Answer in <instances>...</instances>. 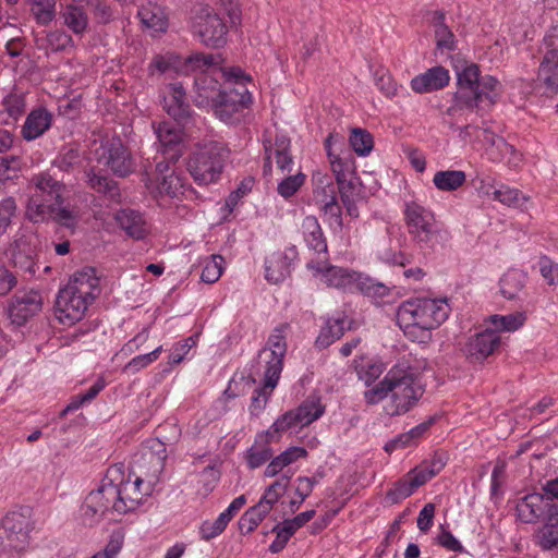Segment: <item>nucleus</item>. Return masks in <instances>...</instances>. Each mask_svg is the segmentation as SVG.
<instances>
[{"mask_svg":"<svg viewBox=\"0 0 558 558\" xmlns=\"http://www.w3.org/2000/svg\"><path fill=\"white\" fill-rule=\"evenodd\" d=\"M134 486L114 484L113 480H104L98 489L88 494L82 506L85 523L93 525L99 522L110 510L120 514L135 510L142 502V495L129 496V490L135 489Z\"/></svg>","mask_w":558,"mask_h":558,"instance_id":"f257e3e1","label":"nucleus"},{"mask_svg":"<svg viewBox=\"0 0 558 558\" xmlns=\"http://www.w3.org/2000/svg\"><path fill=\"white\" fill-rule=\"evenodd\" d=\"M389 400L385 411L390 416H399L411 411L425 393L417 371L407 363H398L387 372Z\"/></svg>","mask_w":558,"mask_h":558,"instance_id":"f03ea898","label":"nucleus"},{"mask_svg":"<svg viewBox=\"0 0 558 558\" xmlns=\"http://www.w3.org/2000/svg\"><path fill=\"white\" fill-rule=\"evenodd\" d=\"M458 88L454 93V104L449 112L462 109H482V104L493 106L498 96L499 82L496 77L486 75L481 77L480 68L475 63L465 65L457 73Z\"/></svg>","mask_w":558,"mask_h":558,"instance_id":"7ed1b4c3","label":"nucleus"},{"mask_svg":"<svg viewBox=\"0 0 558 558\" xmlns=\"http://www.w3.org/2000/svg\"><path fill=\"white\" fill-rule=\"evenodd\" d=\"M29 197L25 217L33 223L49 221L52 205L64 203L65 185L48 172L34 174L28 184Z\"/></svg>","mask_w":558,"mask_h":558,"instance_id":"20e7f679","label":"nucleus"},{"mask_svg":"<svg viewBox=\"0 0 558 558\" xmlns=\"http://www.w3.org/2000/svg\"><path fill=\"white\" fill-rule=\"evenodd\" d=\"M228 149L218 142L198 143L190 156L187 169L198 184L216 182L223 169Z\"/></svg>","mask_w":558,"mask_h":558,"instance_id":"39448f33","label":"nucleus"},{"mask_svg":"<svg viewBox=\"0 0 558 558\" xmlns=\"http://www.w3.org/2000/svg\"><path fill=\"white\" fill-rule=\"evenodd\" d=\"M29 509L9 512L0 526V558H17L29 545Z\"/></svg>","mask_w":558,"mask_h":558,"instance_id":"423d86ee","label":"nucleus"},{"mask_svg":"<svg viewBox=\"0 0 558 558\" xmlns=\"http://www.w3.org/2000/svg\"><path fill=\"white\" fill-rule=\"evenodd\" d=\"M404 221L412 240L421 247H433L438 239V230L433 211L415 201L404 205Z\"/></svg>","mask_w":558,"mask_h":558,"instance_id":"0eeeda50","label":"nucleus"},{"mask_svg":"<svg viewBox=\"0 0 558 558\" xmlns=\"http://www.w3.org/2000/svg\"><path fill=\"white\" fill-rule=\"evenodd\" d=\"M410 316V322L438 328L449 315V305L445 300L417 298L402 302L397 317Z\"/></svg>","mask_w":558,"mask_h":558,"instance_id":"6e6552de","label":"nucleus"},{"mask_svg":"<svg viewBox=\"0 0 558 558\" xmlns=\"http://www.w3.org/2000/svg\"><path fill=\"white\" fill-rule=\"evenodd\" d=\"M289 325L283 324L275 328L269 336L267 347L258 354L259 363L266 364L264 388L274 389L280 378L283 367V359L287 352L286 330Z\"/></svg>","mask_w":558,"mask_h":558,"instance_id":"1a4fd4ad","label":"nucleus"},{"mask_svg":"<svg viewBox=\"0 0 558 558\" xmlns=\"http://www.w3.org/2000/svg\"><path fill=\"white\" fill-rule=\"evenodd\" d=\"M193 32L210 48H220L227 43L228 27L223 20L208 5L201 7L193 17Z\"/></svg>","mask_w":558,"mask_h":558,"instance_id":"9d476101","label":"nucleus"},{"mask_svg":"<svg viewBox=\"0 0 558 558\" xmlns=\"http://www.w3.org/2000/svg\"><path fill=\"white\" fill-rule=\"evenodd\" d=\"M325 412V405L318 399H307L296 409L287 411L279 416L267 432L271 438L275 434H280L290 429L308 426L318 420Z\"/></svg>","mask_w":558,"mask_h":558,"instance_id":"9b49d317","label":"nucleus"},{"mask_svg":"<svg viewBox=\"0 0 558 558\" xmlns=\"http://www.w3.org/2000/svg\"><path fill=\"white\" fill-rule=\"evenodd\" d=\"M252 102V96L245 85L239 87H225L217 101L214 102L215 114L226 123H233L238 120L236 114Z\"/></svg>","mask_w":558,"mask_h":558,"instance_id":"f8f14e48","label":"nucleus"},{"mask_svg":"<svg viewBox=\"0 0 558 558\" xmlns=\"http://www.w3.org/2000/svg\"><path fill=\"white\" fill-rule=\"evenodd\" d=\"M90 303L84 300L68 287L60 289L56 300V315L63 325H73L80 322Z\"/></svg>","mask_w":558,"mask_h":558,"instance_id":"ddd939ff","label":"nucleus"},{"mask_svg":"<svg viewBox=\"0 0 558 558\" xmlns=\"http://www.w3.org/2000/svg\"><path fill=\"white\" fill-rule=\"evenodd\" d=\"M175 162L159 160L155 166V171L150 174L147 172L148 182L154 183L159 194L170 197H178L184 193V179L178 174L171 165Z\"/></svg>","mask_w":558,"mask_h":558,"instance_id":"4468645a","label":"nucleus"},{"mask_svg":"<svg viewBox=\"0 0 558 558\" xmlns=\"http://www.w3.org/2000/svg\"><path fill=\"white\" fill-rule=\"evenodd\" d=\"M307 268L314 271L315 276H322L323 281L337 289H352L357 287L360 274L342 267L327 265V260L307 263Z\"/></svg>","mask_w":558,"mask_h":558,"instance_id":"2eb2a0df","label":"nucleus"},{"mask_svg":"<svg viewBox=\"0 0 558 558\" xmlns=\"http://www.w3.org/2000/svg\"><path fill=\"white\" fill-rule=\"evenodd\" d=\"M43 298L38 291L19 292L9 302L8 313L11 322L17 326L24 325L31 317L41 311Z\"/></svg>","mask_w":558,"mask_h":558,"instance_id":"dca6fc26","label":"nucleus"},{"mask_svg":"<svg viewBox=\"0 0 558 558\" xmlns=\"http://www.w3.org/2000/svg\"><path fill=\"white\" fill-rule=\"evenodd\" d=\"M160 144L162 160L177 162L183 153L182 131L171 122H161L155 128Z\"/></svg>","mask_w":558,"mask_h":558,"instance_id":"f3484780","label":"nucleus"},{"mask_svg":"<svg viewBox=\"0 0 558 558\" xmlns=\"http://www.w3.org/2000/svg\"><path fill=\"white\" fill-rule=\"evenodd\" d=\"M500 342L497 330L486 329L469 338L465 354L473 361L482 362L499 349Z\"/></svg>","mask_w":558,"mask_h":558,"instance_id":"a211bd4d","label":"nucleus"},{"mask_svg":"<svg viewBox=\"0 0 558 558\" xmlns=\"http://www.w3.org/2000/svg\"><path fill=\"white\" fill-rule=\"evenodd\" d=\"M105 165L119 177H125L132 171V158L121 140L113 137L102 145Z\"/></svg>","mask_w":558,"mask_h":558,"instance_id":"6ab92c4d","label":"nucleus"},{"mask_svg":"<svg viewBox=\"0 0 558 558\" xmlns=\"http://www.w3.org/2000/svg\"><path fill=\"white\" fill-rule=\"evenodd\" d=\"M550 506H558V504H554L548 501L543 494L533 493L521 498L517 504V514L518 518L524 523H535L541 518L545 519V515L548 514V509Z\"/></svg>","mask_w":558,"mask_h":558,"instance_id":"aec40b11","label":"nucleus"},{"mask_svg":"<svg viewBox=\"0 0 558 558\" xmlns=\"http://www.w3.org/2000/svg\"><path fill=\"white\" fill-rule=\"evenodd\" d=\"M296 256L294 247L272 253L265 264L266 279L271 283H280L291 274V264Z\"/></svg>","mask_w":558,"mask_h":558,"instance_id":"412c9836","label":"nucleus"},{"mask_svg":"<svg viewBox=\"0 0 558 558\" xmlns=\"http://www.w3.org/2000/svg\"><path fill=\"white\" fill-rule=\"evenodd\" d=\"M163 97V109L179 123H186L191 117L184 87L181 83L170 84Z\"/></svg>","mask_w":558,"mask_h":558,"instance_id":"4be33fe9","label":"nucleus"},{"mask_svg":"<svg viewBox=\"0 0 558 558\" xmlns=\"http://www.w3.org/2000/svg\"><path fill=\"white\" fill-rule=\"evenodd\" d=\"M65 287L80 296H84V300L89 303H92L100 293L99 278L96 276V271L92 267H86L76 271Z\"/></svg>","mask_w":558,"mask_h":558,"instance_id":"5701e85b","label":"nucleus"},{"mask_svg":"<svg viewBox=\"0 0 558 558\" xmlns=\"http://www.w3.org/2000/svg\"><path fill=\"white\" fill-rule=\"evenodd\" d=\"M352 329H354V320L348 319L344 314L337 317H328L316 338L315 344L320 349H326L339 340L345 330Z\"/></svg>","mask_w":558,"mask_h":558,"instance_id":"b1692460","label":"nucleus"},{"mask_svg":"<svg viewBox=\"0 0 558 558\" xmlns=\"http://www.w3.org/2000/svg\"><path fill=\"white\" fill-rule=\"evenodd\" d=\"M449 81L448 70L439 65L413 77L411 87L415 93L425 94L444 88L449 84Z\"/></svg>","mask_w":558,"mask_h":558,"instance_id":"393cba45","label":"nucleus"},{"mask_svg":"<svg viewBox=\"0 0 558 558\" xmlns=\"http://www.w3.org/2000/svg\"><path fill=\"white\" fill-rule=\"evenodd\" d=\"M265 147V165H264V171H270L271 170V153L274 149V154L276 157V163L279 170L282 172L288 171L290 172L292 170L293 166V158L290 154V140L284 136L280 135L277 136L275 140L274 145H271L270 142L264 145Z\"/></svg>","mask_w":558,"mask_h":558,"instance_id":"a878e982","label":"nucleus"},{"mask_svg":"<svg viewBox=\"0 0 558 558\" xmlns=\"http://www.w3.org/2000/svg\"><path fill=\"white\" fill-rule=\"evenodd\" d=\"M221 87L219 82L211 75L202 73L194 81V96L193 101L197 107H214L217 101Z\"/></svg>","mask_w":558,"mask_h":558,"instance_id":"bb28decb","label":"nucleus"},{"mask_svg":"<svg viewBox=\"0 0 558 558\" xmlns=\"http://www.w3.org/2000/svg\"><path fill=\"white\" fill-rule=\"evenodd\" d=\"M536 544L544 550L558 549V506H550L544 524L536 532Z\"/></svg>","mask_w":558,"mask_h":558,"instance_id":"cd10ccee","label":"nucleus"},{"mask_svg":"<svg viewBox=\"0 0 558 558\" xmlns=\"http://www.w3.org/2000/svg\"><path fill=\"white\" fill-rule=\"evenodd\" d=\"M52 116L45 108L32 110L22 128V135L26 141L41 136L51 125Z\"/></svg>","mask_w":558,"mask_h":558,"instance_id":"c85d7f7f","label":"nucleus"},{"mask_svg":"<svg viewBox=\"0 0 558 558\" xmlns=\"http://www.w3.org/2000/svg\"><path fill=\"white\" fill-rule=\"evenodd\" d=\"M119 226L133 239L141 240L147 232V223L143 215L134 209H121L116 215Z\"/></svg>","mask_w":558,"mask_h":558,"instance_id":"c756f323","label":"nucleus"},{"mask_svg":"<svg viewBox=\"0 0 558 558\" xmlns=\"http://www.w3.org/2000/svg\"><path fill=\"white\" fill-rule=\"evenodd\" d=\"M301 229L307 247L317 254H324L326 256L327 242L317 218L314 216L305 217L302 221Z\"/></svg>","mask_w":558,"mask_h":558,"instance_id":"7c9ffc66","label":"nucleus"},{"mask_svg":"<svg viewBox=\"0 0 558 558\" xmlns=\"http://www.w3.org/2000/svg\"><path fill=\"white\" fill-rule=\"evenodd\" d=\"M538 80L550 92L558 90V48L549 49L538 68Z\"/></svg>","mask_w":558,"mask_h":558,"instance_id":"2f4dec72","label":"nucleus"},{"mask_svg":"<svg viewBox=\"0 0 558 558\" xmlns=\"http://www.w3.org/2000/svg\"><path fill=\"white\" fill-rule=\"evenodd\" d=\"M138 17L142 24L153 32L162 33L167 31L168 20L163 9L155 2H147L138 10Z\"/></svg>","mask_w":558,"mask_h":558,"instance_id":"473e14b6","label":"nucleus"},{"mask_svg":"<svg viewBox=\"0 0 558 558\" xmlns=\"http://www.w3.org/2000/svg\"><path fill=\"white\" fill-rule=\"evenodd\" d=\"M36 46L38 49L46 50L47 53L49 51L59 52L73 46V39L64 31L56 29L46 33L44 36H38L36 38Z\"/></svg>","mask_w":558,"mask_h":558,"instance_id":"72a5a7b5","label":"nucleus"},{"mask_svg":"<svg viewBox=\"0 0 558 558\" xmlns=\"http://www.w3.org/2000/svg\"><path fill=\"white\" fill-rule=\"evenodd\" d=\"M409 317L408 315L405 318L397 317V324L403 330L405 337L413 342L427 343L432 339V330L436 329V327L418 325L410 322Z\"/></svg>","mask_w":558,"mask_h":558,"instance_id":"f704fd0d","label":"nucleus"},{"mask_svg":"<svg viewBox=\"0 0 558 558\" xmlns=\"http://www.w3.org/2000/svg\"><path fill=\"white\" fill-rule=\"evenodd\" d=\"M466 175L461 170H441L434 174L433 183L439 191L451 192L464 184Z\"/></svg>","mask_w":558,"mask_h":558,"instance_id":"c9c22d12","label":"nucleus"},{"mask_svg":"<svg viewBox=\"0 0 558 558\" xmlns=\"http://www.w3.org/2000/svg\"><path fill=\"white\" fill-rule=\"evenodd\" d=\"M525 284V275L517 269L507 271L499 281L500 293L508 300L518 296Z\"/></svg>","mask_w":558,"mask_h":558,"instance_id":"e433bc0d","label":"nucleus"},{"mask_svg":"<svg viewBox=\"0 0 558 558\" xmlns=\"http://www.w3.org/2000/svg\"><path fill=\"white\" fill-rule=\"evenodd\" d=\"M87 183L97 193H102L110 199L116 201L119 196V187L114 180L107 175H101L93 170L86 173Z\"/></svg>","mask_w":558,"mask_h":558,"instance_id":"4c0bfd02","label":"nucleus"},{"mask_svg":"<svg viewBox=\"0 0 558 558\" xmlns=\"http://www.w3.org/2000/svg\"><path fill=\"white\" fill-rule=\"evenodd\" d=\"M268 513L264 504L248 508L240 518L238 525L241 534L253 532Z\"/></svg>","mask_w":558,"mask_h":558,"instance_id":"58836bf2","label":"nucleus"},{"mask_svg":"<svg viewBox=\"0 0 558 558\" xmlns=\"http://www.w3.org/2000/svg\"><path fill=\"white\" fill-rule=\"evenodd\" d=\"M267 437H271L267 434L265 437V444L258 445L257 441L246 451V462L250 469H257L269 461L272 457V449L269 446ZM264 439V436H260Z\"/></svg>","mask_w":558,"mask_h":558,"instance_id":"ea45409f","label":"nucleus"},{"mask_svg":"<svg viewBox=\"0 0 558 558\" xmlns=\"http://www.w3.org/2000/svg\"><path fill=\"white\" fill-rule=\"evenodd\" d=\"M78 219V210L64 206V203H56L52 205L49 220H53L65 228H74L77 225Z\"/></svg>","mask_w":558,"mask_h":558,"instance_id":"a19ab883","label":"nucleus"},{"mask_svg":"<svg viewBox=\"0 0 558 558\" xmlns=\"http://www.w3.org/2000/svg\"><path fill=\"white\" fill-rule=\"evenodd\" d=\"M62 17L64 20V24L75 34H83L87 27V16L85 12L75 5H68L63 13Z\"/></svg>","mask_w":558,"mask_h":558,"instance_id":"79ce46f5","label":"nucleus"},{"mask_svg":"<svg viewBox=\"0 0 558 558\" xmlns=\"http://www.w3.org/2000/svg\"><path fill=\"white\" fill-rule=\"evenodd\" d=\"M349 142L359 156H367L374 147L372 134L360 128L352 129Z\"/></svg>","mask_w":558,"mask_h":558,"instance_id":"37998d69","label":"nucleus"},{"mask_svg":"<svg viewBox=\"0 0 558 558\" xmlns=\"http://www.w3.org/2000/svg\"><path fill=\"white\" fill-rule=\"evenodd\" d=\"M526 316L524 313H512L509 315H492L490 322L496 327V330L501 331H515L525 323Z\"/></svg>","mask_w":558,"mask_h":558,"instance_id":"c03bdc74","label":"nucleus"},{"mask_svg":"<svg viewBox=\"0 0 558 558\" xmlns=\"http://www.w3.org/2000/svg\"><path fill=\"white\" fill-rule=\"evenodd\" d=\"M416 489L412 486V483L405 474L402 478L395 482L392 487L387 490L386 499L391 504L396 505L403 499L410 497Z\"/></svg>","mask_w":558,"mask_h":558,"instance_id":"a18cd8bd","label":"nucleus"},{"mask_svg":"<svg viewBox=\"0 0 558 558\" xmlns=\"http://www.w3.org/2000/svg\"><path fill=\"white\" fill-rule=\"evenodd\" d=\"M32 13L40 25H47L54 19L56 0H29Z\"/></svg>","mask_w":558,"mask_h":558,"instance_id":"49530a36","label":"nucleus"},{"mask_svg":"<svg viewBox=\"0 0 558 558\" xmlns=\"http://www.w3.org/2000/svg\"><path fill=\"white\" fill-rule=\"evenodd\" d=\"M161 352L162 347L159 345L149 353L135 356L123 367L122 372L125 374L134 375L157 361Z\"/></svg>","mask_w":558,"mask_h":558,"instance_id":"de8ad7c7","label":"nucleus"},{"mask_svg":"<svg viewBox=\"0 0 558 558\" xmlns=\"http://www.w3.org/2000/svg\"><path fill=\"white\" fill-rule=\"evenodd\" d=\"M314 202L317 206L337 198L336 189L330 179L322 175L316 180V187L313 191Z\"/></svg>","mask_w":558,"mask_h":558,"instance_id":"09e8293b","label":"nucleus"},{"mask_svg":"<svg viewBox=\"0 0 558 558\" xmlns=\"http://www.w3.org/2000/svg\"><path fill=\"white\" fill-rule=\"evenodd\" d=\"M493 195L494 198L500 203L513 207H522L527 201V197L519 190L511 189L509 186H501L500 189L495 190Z\"/></svg>","mask_w":558,"mask_h":558,"instance_id":"8fccbe9b","label":"nucleus"},{"mask_svg":"<svg viewBox=\"0 0 558 558\" xmlns=\"http://www.w3.org/2000/svg\"><path fill=\"white\" fill-rule=\"evenodd\" d=\"M223 258L220 255H213L209 260L206 262L201 279L206 283L216 282L222 275Z\"/></svg>","mask_w":558,"mask_h":558,"instance_id":"3c124183","label":"nucleus"},{"mask_svg":"<svg viewBox=\"0 0 558 558\" xmlns=\"http://www.w3.org/2000/svg\"><path fill=\"white\" fill-rule=\"evenodd\" d=\"M17 209L14 197L8 196L0 201V235L4 234L12 223Z\"/></svg>","mask_w":558,"mask_h":558,"instance_id":"603ef678","label":"nucleus"},{"mask_svg":"<svg viewBox=\"0 0 558 558\" xmlns=\"http://www.w3.org/2000/svg\"><path fill=\"white\" fill-rule=\"evenodd\" d=\"M150 451L143 454V459L154 465V472H160L167 458L165 444L158 439L151 441Z\"/></svg>","mask_w":558,"mask_h":558,"instance_id":"864d4df0","label":"nucleus"},{"mask_svg":"<svg viewBox=\"0 0 558 558\" xmlns=\"http://www.w3.org/2000/svg\"><path fill=\"white\" fill-rule=\"evenodd\" d=\"M357 288L367 296L381 299L389 294V288L384 283L376 282L371 278H362L360 276Z\"/></svg>","mask_w":558,"mask_h":558,"instance_id":"5fc2aeb1","label":"nucleus"},{"mask_svg":"<svg viewBox=\"0 0 558 558\" xmlns=\"http://www.w3.org/2000/svg\"><path fill=\"white\" fill-rule=\"evenodd\" d=\"M229 521L221 514L215 521H205L201 525V538L209 541L220 535L227 527Z\"/></svg>","mask_w":558,"mask_h":558,"instance_id":"6e6d98bb","label":"nucleus"},{"mask_svg":"<svg viewBox=\"0 0 558 558\" xmlns=\"http://www.w3.org/2000/svg\"><path fill=\"white\" fill-rule=\"evenodd\" d=\"M304 182L305 174H303L302 172H298L294 175H289L278 183V193L282 197L289 198L298 192V190L304 184Z\"/></svg>","mask_w":558,"mask_h":558,"instance_id":"4d7b16f0","label":"nucleus"},{"mask_svg":"<svg viewBox=\"0 0 558 558\" xmlns=\"http://www.w3.org/2000/svg\"><path fill=\"white\" fill-rule=\"evenodd\" d=\"M197 335L186 338L184 341L178 342L173 345L172 352L169 354V365L174 366L180 364L189 351L196 345Z\"/></svg>","mask_w":558,"mask_h":558,"instance_id":"13d9d810","label":"nucleus"},{"mask_svg":"<svg viewBox=\"0 0 558 558\" xmlns=\"http://www.w3.org/2000/svg\"><path fill=\"white\" fill-rule=\"evenodd\" d=\"M330 166L332 169V172L335 173L336 180L345 178L351 175V173L355 172V166L354 160L348 156V157H335L331 159Z\"/></svg>","mask_w":558,"mask_h":558,"instance_id":"bf43d9fd","label":"nucleus"},{"mask_svg":"<svg viewBox=\"0 0 558 558\" xmlns=\"http://www.w3.org/2000/svg\"><path fill=\"white\" fill-rule=\"evenodd\" d=\"M342 198H352L359 193L360 180L356 171L351 175L336 180Z\"/></svg>","mask_w":558,"mask_h":558,"instance_id":"052dcab7","label":"nucleus"},{"mask_svg":"<svg viewBox=\"0 0 558 558\" xmlns=\"http://www.w3.org/2000/svg\"><path fill=\"white\" fill-rule=\"evenodd\" d=\"M3 105L9 116L13 119H17L25 111V98L23 94L11 93L9 94L4 100Z\"/></svg>","mask_w":558,"mask_h":558,"instance_id":"680f3d73","label":"nucleus"},{"mask_svg":"<svg viewBox=\"0 0 558 558\" xmlns=\"http://www.w3.org/2000/svg\"><path fill=\"white\" fill-rule=\"evenodd\" d=\"M354 364L359 378L364 380L366 385L374 383L384 372L381 363L373 362L368 363L366 367H361L355 360Z\"/></svg>","mask_w":558,"mask_h":558,"instance_id":"e2e57ef3","label":"nucleus"},{"mask_svg":"<svg viewBox=\"0 0 558 558\" xmlns=\"http://www.w3.org/2000/svg\"><path fill=\"white\" fill-rule=\"evenodd\" d=\"M318 208L324 213V215L328 218L330 226H336L337 228H342V213L341 206L339 205L337 198L329 201L328 203L322 204Z\"/></svg>","mask_w":558,"mask_h":558,"instance_id":"0e129e2a","label":"nucleus"},{"mask_svg":"<svg viewBox=\"0 0 558 558\" xmlns=\"http://www.w3.org/2000/svg\"><path fill=\"white\" fill-rule=\"evenodd\" d=\"M387 374L385 377L373 388L364 392V399L367 404H376L384 399L389 400V390L387 389Z\"/></svg>","mask_w":558,"mask_h":558,"instance_id":"69168bd1","label":"nucleus"},{"mask_svg":"<svg viewBox=\"0 0 558 558\" xmlns=\"http://www.w3.org/2000/svg\"><path fill=\"white\" fill-rule=\"evenodd\" d=\"M539 271L549 286L558 281V264L546 255L539 257Z\"/></svg>","mask_w":558,"mask_h":558,"instance_id":"338daca9","label":"nucleus"},{"mask_svg":"<svg viewBox=\"0 0 558 558\" xmlns=\"http://www.w3.org/2000/svg\"><path fill=\"white\" fill-rule=\"evenodd\" d=\"M80 161V153L75 148H63L54 160V165L62 171L71 170Z\"/></svg>","mask_w":558,"mask_h":558,"instance_id":"774afa93","label":"nucleus"}]
</instances>
